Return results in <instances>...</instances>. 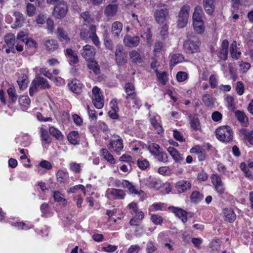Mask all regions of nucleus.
Here are the masks:
<instances>
[{
  "mask_svg": "<svg viewBox=\"0 0 253 253\" xmlns=\"http://www.w3.org/2000/svg\"><path fill=\"white\" fill-rule=\"evenodd\" d=\"M187 39L183 43L184 50L188 54H194L200 51L201 42L199 39L193 32L186 34Z\"/></svg>",
  "mask_w": 253,
  "mask_h": 253,
  "instance_id": "1",
  "label": "nucleus"
},
{
  "mask_svg": "<svg viewBox=\"0 0 253 253\" xmlns=\"http://www.w3.org/2000/svg\"><path fill=\"white\" fill-rule=\"evenodd\" d=\"M217 138L223 142H229L233 139V131L230 126H223L219 127L215 131Z\"/></svg>",
  "mask_w": 253,
  "mask_h": 253,
  "instance_id": "2",
  "label": "nucleus"
},
{
  "mask_svg": "<svg viewBox=\"0 0 253 253\" xmlns=\"http://www.w3.org/2000/svg\"><path fill=\"white\" fill-rule=\"evenodd\" d=\"M157 7L159 8L156 9L154 13L155 19L159 24H163L169 15V10L167 8V5L164 3L158 4Z\"/></svg>",
  "mask_w": 253,
  "mask_h": 253,
  "instance_id": "3",
  "label": "nucleus"
},
{
  "mask_svg": "<svg viewBox=\"0 0 253 253\" xmlns=\"http://www.w3.org/2000/svg\"><path fill=\"white\" fill-rule=\"evenodd\" d=\"M190 6L188 5H184L181 8L178 17L177 26L179 28L185 27L188 22L189 15Z\"/></svg>",
  "mask_w": 253,
  "mask_h": 253,
  "instance_id": "4",
  "label": "nucleus"
},
{
  "mask_svg": "<svg viewBox=\"0 0 253 253\" xmlns=\"http://www.w3.org/2000/svg\"><path fill=\"white\" fill-rule=\"evenodd\" d=\"M127 52L125 51L122 45H117L115 55V61L118 66H121L127 63Z\"/></svg>",
  "mask_w": 253,
  "mask_h": 253,
  "instance_id": "5",
  "label": "nucleus"
},
{
  "mask_svg": "<svg viewBox=\"0 0 253 253\" xmlns=\"http://www.w3.org/2000/svg\"><path fill=\"white\" fill-rule=\"evenodd\" d=\"M68 9L67 3L64 1H61L55 6L53 15L57 19L62 18L66 15Z\"/></svg>",
  "mask_w": 253,
  "mask_h": 253,
  "instance_id": "6",
  "label": "nucleus"
},
{
  "mask_svg": "<svg viewBox=\"0 0 253 253\" xmlns=\"http://www.w3.org/2000/svg\"><path fill=\"white\" fill-rule=\"evenodd\" d=\"M80 53L85 60L89 61L94 59L96 51L93 46L86 44L83 46V49L80 50Z\"/></svg>",
  "mask_w": 253,
  "mask_h": 253,
  "instance_id": "7",
  "label": "nucleus"
},
{
  "mask_svg": "<svg viewBox=\"0 0 253 253\" xmlns=\"http://www.w3.org/2000/svg\"><path fill=\"white\" fill-rule=\"evenodd\" d=\"M123 148V140L120 137L117 140L111 141L108 145V148L111 152H115L118 155L121 154Z\"/></svg>",
  "mask_w": 253,
  "mask_h": 253,
  "instance_id": "8",
  "label": "nucleus"
},
{
  "mask_svg": "<svg viewBox=\"0 0 253 253\" xmlns=\"http://www.w3.org/2000/svg\"><path fill=\"white\" fill-rule=\"evenodd\" d=\"M124 43L125 46L129 47L137 46L140 42V38L138 36H131L126 34L124 38Z\"/></svg>",
  "mask_w": 253,
  "mask_h": 253,
  "instance_id": "9",
  "label": "nucleus"
},
{
  "mask_svg": "<svg viewBox=\"0 0 253 253\" xmlns=\"http://www.w3.org/2000/svg\"><path fill=\"white\" fill-rule=\"evenodd\" d=\"M211 180L216 192L219 195H222L224 192L225 188H224L221 178L218 175L213 174L212 175Z\"/></svg>",
  "mask_w": 253,
  "mask_h": 253,
  "instance_id": "10",
  "label": "nucleus"
},
{
  "mask_svg": "<svg viewBox=\"0 0 253 253\" xmlns=\"http://www.w3.org/2000/svg\"><path fill=\"white\" fill-rule=\"evenodd\" d=\"M118 9V4L116 3L109 4L105 7L104 9V14L107 17H114L117 14Z\"/></svg>",
  "mask_w": 253,
  "mask_h": 253,
  "instance_id": "11",
  "label": "nucleus"
},
{
  "mask_svg": "<svg viewBox=\"0 0 253 253\" xmlns=\"http://www.w3.org/2000/svg\"><path fill=\"white\" fill-rule=\"evenodd\" d=\"M191 183L188 181L180 180L176 182L175 187L178 193H181L189 190L191 188Z\"/></svg>",
  "mask_w": 253,
  "mask_h": 253,
  "instance_id": "12",
  "label": "nucleus"
},
{
  "mask_svg": "<svg viewBox=\"0 0 253 253\" xmlns=\"http://www.w3.org/2000/svg\"><path fill=\"white\" fill-rule=\"evenodd\" d=\"M32 84H36L38 87H40L42 88H49L50 87L45 79L39 76H36L35 79L33 81Z\"/></svg>",
  "mask_w": 253,
  "mask_h": 253,
  "instance_id": "13",
  "label": "nucleus"
},
{
  "mask_svg": "<svg viewBox=\"0 0 253 253\" xmlns=\"http://www.w3.org/2000/svg\"><path fill=\"white\" fill-rule=\"evenodd\" d=\"M228 45V41L227 40H223L222 42L220 50L218 53V56L223 60L227 59Z\"/></svg>",
  "mask_w": 253,
  "mask_h": 253,
  "instance_id": "14",
  "label": "nucleus"
},
{
  "mask_svg": "<svg viewBox=\"0 0 253 253\" xmlns=\"http://www.w3.org/2000/svg\"><path fill=\"white\" fill-rule=\"evenodd\" d=\"M215 0H203V6L207 14L211 15L215 9Z\"/></svg>",
  "mask_w": 253,
  "mask_h": 253,
  "instance_id": "15",
  "label": "nucleus"
},
{
  "mask_svg": "<svg viewBox=\"0 0 253 253\" xmlns=\"http://www.w3.org/2000/svg\"><path fill=\"white\" fill-rule=\"evenodd\" d=\"M70 89L76 94H80L82 91V84L77 80H74L68 84Z\"/></svg>",
  "mask_w": 253,
  "mask_h": 253,
  "instance_id": "16",
  "label": "nucleus"
},
{
  "mask_svg": "<svg viewBox=\"0 0 253 253\" xmlns=\"http://www.w3.org/2000/svg\"><path fill=\"white\" fill-rule=\"evenodd\" d=\"M222 214L224 220L230 223L233 222L236 217L235 213L231 209H224L223 210Z\"/></svg>",
  "mask_w": 253,
  "mask_h": 253,
  "instance_id": "17",
  "label": "nucleus"
},
{
  "mask_svg": "<svg viewBox=\"0 0 253 253\" xmlns=\"http://www.w3.org/2000/svg\"><path fill=\"white\" fill-rule=\"evenodd\" d=\"M123 24L120 21H115L112 24L111 32L114 37H119L123 29Z\"/></svg>",
  "mask_w": 253,
  "mask_h": 253,
  "instance_id": "18",
  "label": "nucleus"
},
{
  "mask_svg": "<svg viewBox=\"0 0 253 253\" xmlns=\"http://www.w3.org/2000/svg\"><path fill=\"white\" fill-rule=\"evenodd\" d=\"M44 45L46 47V49L50 52L55 51L59 46L57 42L53 39L45 40Z\"/></svg>",
  "mask_w": 253,
  "mask_h": 253,
  "instance_id": "19",
  "label": "nucleus"
},
{
  "mask_svg": "<svg viewBox=\"0 0 253 253\" xmlns=\"http://www.w3.org/2000/svg\"><path fill=\"white\" fill-rule=\"evenodd\" d=\"M173 212L175 215L179 218L181 219V220L183 223H185L187 221V212L181 208H173Z\"/></svg>",
  "mask_w": 253,
  "mask_h": 253,
  "instance_id": "20",
  "label": "nucleus"
},
{
  "mask_svg": "<svg viewBox=\"0 0 253 253\" xmlns=\"http://www.w3.org/2000/svg\"><path fill=\"white\" fill-rule=\"evenodd\" d=\"M125 89L127 93L126 99L128 98L134 99L136 96V92L134 91V86L131 83H126L125 85Z\"/></svg>",
  "mask_w": 253,
  "mask_h": 253,
  "instance_id": "21",
  "label": "nucleus"
},
{
  "mask_svg": "<svg viewBox=\"0 0 253 253\" xmlns=\"http://www.w3.org/2000/svg\"><path fill=\"white\" fill-rule=\"evenodd\" d=\"M57 37L61 42H65V43H68L70 39L67 34H65L64 30L60 27L57 29Z\"/></svg>",
  "mask_w": 253,
  "mask_h": 253,
  "instance_id": "22",
  "label": "nucleus"
},
{
  "mask_svg": "<svg viewBox=\"0 0 253 253\" xmlns=\"http://www.w3.org/2000/svg\"><path fill=\"white\" fill-rule=\"evenodd\" d=\"M67 138L68 141L73 145L79 144V133L78 131H73L68 135Z\"/></svg>",
  "mask_w": 253,
  "mask_h": 253,
  "instance_id": "23",
  "label": "nucleus"
},
{
  "mask_svg": "<svg viewBox=\"0 0 253 253\" xmlns=\"http://www.w3.org/2000/svg\"><path fill=\"white\" fill-rule=\"evenodd\" d=\"M15 16V20L13 24L12 28L21 27L22 26V21L24 20L23 15L19 12H16L14 13Z\"/></svg>",
  "mask_w": 253,
  "mask_h": 253,
  "instance_id": "24",
  "label": "nucleus"
},
{
  "mask_svg": "<svg viewBox=\"0 0 253 253\" xmlns=\"http://www.w3.org/2000/svg\"><path fill=\"white\" fill-rule=\"evenodd\" d=\"M49 131L51 135L55 137L56 139L58 140H61L63 139L64 136L62 135L61 131L58 130L57 128L53 127L50 126L49 128Z\"/></svg>",
  "mask_w": 253,
  "mask_h": 253,
  "instance_id": "25",
  "label": "nucleus"
},
{
  "mask_svg": "<svg viewBox=\"0 0 253 253\" xmlns=\"http://www.w3.org/2000/svg\"><path fill=\"white\" fill-rule=\"evenodd\" d=\"M92 102L94 106L97 109H101L104 105V99L102 96L92 97Z\"/></svg>",
  "mask_w": 253,
  "mask_h": 253,
  "instance_id": "26",
  "label": "nucleus"
},
{
  "mask_svg": "<svg viewBox=\"0 0 253 253\" xmlns=\"http://www.w3.org/2000/svg\"><path fill=\"white\" fill-rule=\"evenodd\" d=\"M41 137L42 141L45 143L49 144L51 142V139L49 137L48 131L46 129L41 127L40 128Z\"/></svg>",
  "mask_w": 253,
  "mask_h": 253,
  "instance_id": "27",
  "label": "nucleus"
},
{
  "mask_svg": "<svg viewBox=\"0 0 253 253\" xmlns=\"http://www.w3.org/2000/svg\"><path fill=\"white\" fill-rule=\"evenodd\" d=\"M191 126L195 130H198L200 129L201 126L199 118L197 115H195L190 119Z\"/></svg>",
  "mask_w": 253,
  "mask_h": 253,
  "instance_id": "28",
  "label": "nucleus"
},
{
  "mask_svg": "<svg viewBox=\"0 0 253 253\" xmlns=\"http://www.w3.org/2000/svg\"><path fill=\"white\" fill-rule=\"evenodd\" d=\"M89 61V62L87 64V67L92 70L95 74H99L100 69L97 63L93 59Z\"/></svg>",
  "mask_w": 253,
  "mask_h": 253,
  "instance_id": "29",
  "label": "nucleus"
},
{
  "mask_svg": "<svg viewBox=\"0 0 253 253\" xmlns=\"http://www.w3.org/2000/svg\"><path fill=\"white\" fill-rule=\"evenodd\" d=\"M202 100L205 105L207 107H212L214 105L213 98L209 94L203 95Z\"/></svg>",
  "mask_w": 253,
  "mask_h": 253,
  "instance_id": "30",
  "label": "nucleus"
},
{
  "mask_svg": "<svg viewBox=\"0 0 253 253\" xmlns=\"http://www.w3.org/2000/svg\"><path fill=\"white\" fill-rule=\"evenodd\" d=\"M184 56L182 54H174L171 57L170 65L175 66L177 63L182 62Z\"/></svg>",
  "mask_w": 253,
  "mask_h": 253,
  "instance_id": "31",
  "label": "nucleus"
},
{
  "mask_svg": "<svg viewBox=\"0 0 253 253\" xmlns=\"http://www.w3.org/2000/svg\"><path fill=\"white\" fill-rule=\"evenodd\" d=\"M110 194L115 196L119 199H124L126 195L125 191L122 189H112Z\"/></svg>",
  "mask_w": 253,
  "mask_h": 253,
  "instance_id": "32",
  "label": "nucleus"
},
{
  "mask_svg": "<svg viewBox=\"0 0 253 253\" xmlns=\"http://www.w3.org/2000/svg\"><path fill=\"white\" fill-rule=\"evenodd\" d=\"M5 42L8 47H12L15 43V36L13 34H8L5 36Z\"/></svg>",
  "mask_w": 253,
  "mask_h": 253,
  "instance_id": "33",
  "label": "nucleus"
},
{
  "mask_svg": "<svg viewBox=\"0 0 253 253\" xmlns=\"http://www.w3.org/2000/svg\"><path fill=\"white\" fill-rule=\"evenodd\" d=\"M129 56L132 62L135 63H140L142 61L139 53L136 50H132L129 52Z\"/></svg>",
  "mask_w": 253,
  "mask_h": 253,
  "instance_id": "34",
  "label": "nucleus"
},
{
  "mask_svg": "<svg viewBox=\"0 0 253 253\" xmlns=\"http://www.w3.org/2000/svg\"><path fill=\"white\" fill-rule=\"evenodd\" d=\"M194 30L199 34H202L205 31L203 21L193 23Z\"/></svg>",
  "mask_w": 253,
  "mask_h": 253,
  "instance_id": "35",
  "label": "nucleus"
},
{
  "mask_svg": "<svg viewBox=\"0 0 253 253\" xmlns=\"http://www.w3.org/2000/svg\"><path fill=\"white\" fill-rule=\"evenodd\" d=\"M191 201L194 203H198L203 199V195L198 191H194L190 196Z\"/></svg>",
  "mask_w": 253,
  "mask_h": 253,
  "instance_id": "36",
  "label": "nucleus"
},
{
  "mask_svg": "<svg viewBox=\"0 0 253 253\" xmlns=\"http://www.w3.org/2000/svg\"><path fill=\"white\" fill-rule=\"evenodd\" d=\"M7 93L9 96V99L10 100L12 103H15L17 95L15 92V90L14 87H9L7 90Z\"/></svg>",
  "mask_w": 253,
  "mask_h": 253,
  "instance_id": "37",
  "label": "nucleus"
},
{
  "mask_svg": "<svg viewBox=\"0 0 253 253\" xmlns=\"http://www.w3.org/2000/svg\"><path fill=\"white\" fill-rule=\"evenodd\" d=\"M157 76L159 81L164 85L166 84L167 82V74L166 72H163L162 73H159L157 69L155 70Z\"/></svg>",
  "mask_w": 253,
  "mask_h": 253,
  "instance_id": "38",
  "label": "nucleus"
},
{
  "mask_svg": "<svg viewBox=\"0 0 253 253\" xmlns=\"http://www.w3.org/2000/svg\"><path fill=\"white\" fill-rule=\"evenodd\" d=\"M80 16L84 19V21L87 23H90L93 20L92 16L88 11H86L82 13Z\"/></svg>",
  "mask_w": 253,
  "mask_h": 253,
  "instance_id": "39",
  "label": "nucleus"
},
{
  "mask_svg": "<svg viewBox=\"0 0 253 253\" xmlns=\"http://www.w3.org/2000/svg\"><path fill=\"white\" fill-rule=\"evenodd\" d=\"M151 123L152 125L157 130L158 134H161L162 133H163L164 130L163 129L162 126L157 122V121L155 118L151 119Z\"/></svg>",
  "mask_w": 253,
  "mask_h": 253,
  "instance_id": "40",
  "label": "nucleus"
},
{
  "mask_svg": "<svg viewBox=\"0 0 253 253\" xmlns=\"http://www.w3.org/2000/svg\"><path fill=\"white\" fill-rule=\"evenodd\" d=\"M235 116L239 121L241 123H244L246 120H248V118L245 114L240 110H237L235 112Z\"/></svg>",
  "mask_w": 253,
  "mask_h": 253,
  "instance_id": "41",
  "label": "nucleus"
},
{
  "mask_svg": "<svg viewBox=\"0 0 253 253\" xmlns=\"http://www.w3.org/2000/svg\"><path fill=\"white\" fill-rule=\"evenodd\" d=\"M21 89H23L27 86V81L26 77H22L18 79L17 81Z\"/></svg>",
  "mask_w": 253,
  "mask_h": 253,
  "instance_id": "42",
  "label": "nucleus"
},
{
  "mask_svg": "<svg viewBox=\"0 0 253 253\" xmlns=\"http://www.w3.org/2000/svg\"><path fill=\"white\" fill-rule=\"evenodd\" d=\"M151 220L156 225H161L163 222V218L157 214H152L151 216Z\"/></svg>",
  "mask_w": 253,
  "mask_h": 253,
  "instance_id": "43",
  "label": "nucleus"
},
{
  "mask_svg": "<svg viewBox=\"0 0 253 253\" xmlns=\"http://www.w3.org/2000/svg\"><path fill=\"white\" fill-rule=\"evenodd\" d=\"M18 101L22 106L29 105L31 103L30 99L27 95L21 96L19 97Z\"/></svg>",
  "mask_w": 253,
  "mask_h": 253,
  "instance_id": "44",
  "label": "nucleus"
},
{
  "mask_svg": "<svg viewBox=\"0 0 253 253\" xmlns=\"http://www.w3.org/2000/svg\"><path fill=\"white\" fill-rule=\"evenodd\" d=\"M137 164L138 167L143 170L146 169L149 166V162L146 159L143 160L138 159Z\"/></svg>",
  "mask_w": 253,
  "mask_h": 253,
  "instance_id": "45",
  "label": "nucleus"
},
{
  "mask_svg": "<svg viewBox=\"0 0 253 253\" xmlns=\"http://www.w3.org/2000/svg\"><path fill=\"white\" fill-rule=\"evenodd\" d=\"M168 27L167 24H164L161 28L160 31V35L163 39H165L168 36Z\"/></svg>",
  "mask_w": 253,
  "mask_h": 253,
  "instance_id": "46",
  "label": "nucleus"
},
{
  "mask_svg": "<svg viewBox=\"0 0 253 253\" xmlns=\"http://www.w3.org/2000/svg\"><path fill=\"white\" fill-rule=\"evenodd\" d=\"M26 10L27 15L29 16H33L35 13V6L33 4L28 3L27 4Z\"/></svg>",
  "mask_w": 253,
  "mask_h": 253,
  "instance_id": "47",
  "label": "nucleus"
},
{
  "mask_svg": "<svg viewBox=\"0 0 253 253\" xmlns=\"http://www.w3.org/2000/svg\"><path fill=\"white\" fill-rule=\"evenodd\" d=\"M62 194L59 191H55L53 194V197L55 201L60 202H62L64 205L66 204L67 201L65 199H63L61 197Z\"/></svg>",
  "mask_w": 253,
  "mask_h": 253,
  "instance_id": "48",
  "label": "nucleus"
},
{
  "mask_svg": "<svg viewBox=\"0 0 253 253\" xmlns=\"http://www.w3.org/2000/svg\"><path fill=\"white\" fill-rule=\"evenodd\" d=\"M187 78L188 74L185 72L179 71L176 74V79L179 82L185 81Z\"/></svg>",
  "mask_w": 253,
  "mask_h": 253,
  "instance_id": "49",
  "label": "nucleus"
},
{
  "mask_svg": "<svg viewBox=\"0 0 253 253\" xmlns=\"http://www.w3.org/2000/svg\"><path fill=\"white\" fill-rule=\"evenodd\" d=\"M227 102V107L230 110L233 111L235 109V105L234 103V98L230 95L227 96L226 98Z\"/></svg>",
  "mask_w": 253,
  "mask_h": 253,
  "instance_id": "50",
  "label": "nucleus"
},
{
  "mask_svg": "<svg viewBox=\"0 0 253 253\" xmlns=\"http://www.w3.org/2000/svg\"><path fill=\"white\" fill-rule=\"evenodd\" d=\"M242 133L245 135L250 143L253 145V131L247 132L246 130H244L243 131Z\"/></svg>",
  "mask_w": 253,
  "mask_h": 253,
  "instance_id": "51",
  "label": "nucleus"
},
{
  "mask_svg": "<svg viewBox=\"0 0 253 253\" xmlns=\"http://www.w3.org/2000/svg\"><path fill=\"white\" fill-rule=\"evenodd\" d=\"M66 173L62 170H58L56 173L57 179L60 183L64 182L65 181V176Z\"/></svg>",
  "mask_w": 253,
  "mask_h": 253,
  "instance_id": "52",
  "label": "nucleus"
},
{
  "mask_svg": "<svg viewBox=\"0 0 253 253\" xmlns=\"http://www.w3.org/2000/svg\"><path fill=\"white\" fill-rule=\"evenodd\" d=\"M209 83L212 88H214L217 86V80L214 75L212 74L210 76L209 78Z\"/></svg>",
  "mask_w": 253,
  "mask_h": 253,
  "instance_id": "53",
  "label": "nucleus"
},
{
  "mask_svg": "<svg viewBox=\"0 0 253 253\" xmlns=\"http://www.w3.org/2000/svg\"><path fill=\"white\" fill-rule=\"evenodd\" d=\"M160 148V146L156 143H152L148 147V150L152 154H156Z\"/></svg>",
  "mask_w": 253,
  "mask_h": 253,
  "instance_id": "54",
  "label": "nucleus"
},
{
  "mask_svg": "<svg viewBox=\"0 0 253 253\" xmlns=\"http://www.w3.org/2000/svg\"><path fill=\"white\" fill-rule=\"evenodd\" d=\"M173 137L177 141L180 142H183L185 141V139L181 132L176 129L173 130Z\"/></svg>",
  "mask_w": 253,
  "mask_h": 253,
  "instance_id": "55",
  "label": "nucleus"
},
{
  "mask_svg": "<svg viewBox=\"0 0 253 253\" xmlns=\"http://www.w3.org/2000/svg\"><path fill=\"white\" fill-rule=\"evenodd\" d=\"M236 91L239 95H242L244 93V86L241 82H237L236 85Z\"/></svg>",
  "mask_w": 253,
  "mask_h": 253,
  "instance_id": "56",
  "label": "nucleus"
},
{
  "mask_svg": "<svg viewBox=\"0 0 253 253\" xmlns=\"http://www.w3.org/2000/svg\"><path fill=\"white\" fill-rule=\"evenodd\" d=\"M168 151L174 160L178 157L179 155L177 150L173 147H169L168 148Z\"/></svg>",
  "mask_w": 253,
  "mask_h": 253,
  "instance_id": "57",
  "label": "nucleus"
},
{
  "mask_svg": "<svg viewBox=\"0 0 253 253\" xmlns=\"http://www.w3.org/2000/svg\"><path fill=\"white\" fill-rule=\"evenodd\" d=\"M222 114L218 111H214L211 115L212 119L215 122H218L222 119Z\"/></svg>",
  "mask_w": 253,
  "mask_h": 253,
  "instance_id": "58",
  "label": "nucleus"
},
{
  "mask_svg": "<svg viewBox=\"0 0 253 253\" xmlns=\"http://www.w3.org/2000/svg\"><path fill=\"white\" fill-rule=\"evenodd\" d=\"M104 45L105 47L109 50H112L113 49L114 44L112 41L107 37L104 39Z\"/></svg>",
  "mask_w": 253,
  "mask_h": 253,
  "instance_id": "59",
  "label": "nucleus"
},
{
  "mask_svg": "<svg viewBox=\"0 0 253 253\" xmlns=\"http://www.w3.org/2000/svg\"><path fill=\"white\" fill-rule=\"evenodd\" d=\"M156 158L160 162H167L168 161L167 154L163 151L159 154V155Z\"/></svg>",
  "mask_w": 253,
  "mask_h": 253,
  "instance_id": "60",
  "label": "nucleus"
},
{
  "mask_svg": "<svg viewBox=\"0 0 253 253\" xmlns=\"http://www.w3.org/2000/svg\"><path fill=\"white\" fill-rule=\"evenodd\" d=\"M48 204L46 203H44L41 206L40 209L42 212V216H45L48 213Z\"/></svg>",
  "mask_w": 253,
  "mask_h": 253,
  "instance_id": "61",
  "label": "nucleus"
},
{
  "mask_svg": "<svg viewBox=\"0 0 253 253\" xmlns=\"http://www.w3.org/2000/svg\"><path fill=\"white\" fill-rule=\"evenodd\" d=\"M40 165L41 167L45 168L47 169H50L52 168L51 163L45 160L42 161L40 163Z\"/></svg>",
  "mask_w": 253,
  "mask_h": 253,
  "instance_id": "62",
  "label": "nucleus"
},
{
  "mask_svg": "<svg viewBox=\"0 0 253 253\" xmlns=\"http://www.w3.org/2000/svg\"><path fill=\"white\" fill-rule=\"evenodd\" d=\"M164 46V44L162 42H155L154 45V51L155 52H159L162 49Z\"/></svg>",
  "mask_w": 253,
  "mask_h": 253,
  "instance_id": "63",
  "label": "nucleus"
},
{
  "mask_svg": "<svg viewBox=\"0 0 253 253\" xmlns=\"http://www.w3.org/2000/svg\"><path fill=\"white\" fill-rule=\"evenodd\" d=\"M140 250L138 245H132L127 250V253H137Z\"/></svg>",
  "mask_w": 253,
  "mask_h": 253,
  "instance_id": "64",
  "label": "nucleus"
}]
</instances>
